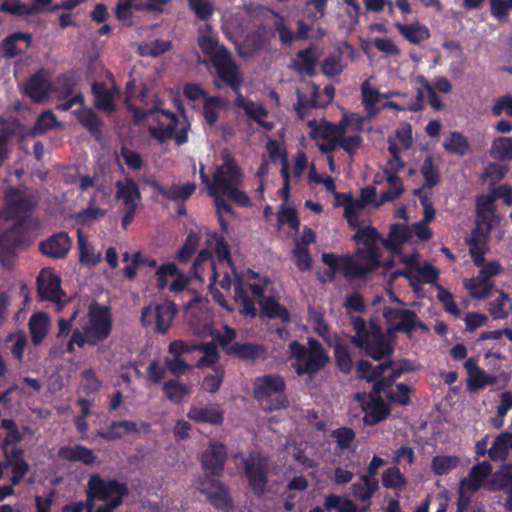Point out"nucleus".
Listing matches in <instances>:
<instances>
[{"label": "nucleus", "instance_id": "obj_33", "mask_svg": "<svg viewBox=\"0 0 512 512\" xmlns=\"http://www.w3.org/2000/svg\"><path fill=\"white\" fill-rule=\"evenodd\" d=\"M50 325L49 316L45 312H36L29 319L28 327L31 341L38 346L46 338Z\"/></svg>", "mask_w": 512, "mask_h": 512}, {"label": "nucleus", "instance_id": "obj_20", "mask_svg": "<svg viewBox=\"0 0 512 512\" xmlns=\"http://www.w3.org/2000/svg\"><path fill=\"white\" fill-rule=\"evenodd\" d=\"M148 185L155 189L165 199L174 202H185L195 192L196 184L194 182H187L182 186L172 184L169 187L161 185L157 180L151 179L147 181Z\"/></svg>", "mask_w": 512, "mask_h": 512}, {"label": "nucleus", "instance_id": "obj_4", "mask_svg": "<svg viewBox=\"0 0 512 512\" xmlns=\"http://www.w3.org/2000/svg\"><path fill=\"white\" fill-rule=\"evenodd\" d=\"M88 321L82 327L84 333L89 336L91 346H97L110 337L113 329L111 308L92 301L88 307Z\"/></svg>", "mask_w": 512, "mask_h": 512}, {"label": "nucleus", "instance_id": "obj_48", "mask_svg": "<svg viewBox=\"0 0 512 512\" xmlns=\"http://www.w3.org/2000/svg\"><path fill=\"white\" fill-rule=\"evenodd\" d=\"M459 463L457 456L437 455L432 459L431 468L435 475L444 476L457 468Z\"/></svg>", "mask_w": 512, "mask_h": 512}, {"label": "nucleus", "instance_id": "obj_41", "mask_svg": "<svg viewBox=\"0 0 512 512\" xmlns=\"http://www.w3.org/2000/svg\"><path fill=\"white\" fill-rule=\"evenodd\" d=\"M442 146L448 153L459 156H465L471 150L467 137L458 131H451L443 141Z\"/></svg>", "mask_w": 512, "mask_h": 512}, {"label": "nucleus", "instance_id": "obj_37", "mask_svg": "<svg viewBox=\"0 0 512 512\" xmlns=\"http://www.w3.org/2000/svg\"><path fill=\"white\" fill-rule=\"evenodd\" d=\"M398 32L410 43L418 45L430 37V31L427 26L418 21L411 24L395 23Z\"/></svg>", "mask_w": 512, "mask_h": 512}, {"label": "nucleus", "instance_id": "obj_35", "mask_svg": "<svg viewBox=\"0 0 512 512\" xmlns=\"http://www.w3.org/2000/svg\"><path fill=\"white\" fill-rule=\"evenodd\" d=\"M91 92L94 96V105L97 109L108 113L115 111V94L111 90L107 89L104 82H93Z\"/></svg>", "mask_w": 512, "mask_h": 512}, {"label": "nucleus", "instance_id": "obj_36", "mask_svg": "<svg viewBox=\"0 0 512 512\" xmlns=\"http://www.w3.org/2000/svg\"><path fill=\"white\" fill-rule=\"evenodd\" d=\"M78 122L89 131L94 137L98 138L102 134L103 121L89 107H83L73 111Z\"/></svg>", "mask_w": 512, "mask_h": 512}, {"label": "nucleus", "instance_id": "obj_59", "mask_svg": "<svg viewBox=\"0 0 512 512\" xmlns=\"http://www.w3.org/2000/svg\"><path fill=\"white\" fill-rule=\"evenodd\" d=\"M416 273L413 279H415L417 283L438 285L439 271L433 265L425 263L422 266H417Z\"/></svg>", "mask_w": 512, "mask_h": 512}, {"label": "nucleus", "instance_id": "obj_34", "mask_svg": "<svg viewBox=\"0 0 512 512\" xmlns=\"http://www.w3.org/2000/svg\"><path fill=\"white\" fill-rule=\"evenodd\" d=\"M491 471L492 467L488 462L478 463L471 468L468 477L461 480L460 485L466 487L470 492H476Z\"/></svg>", "mask_w": 512, "mask_h": 512}, {"label": "nucleus", "instance_id": "obj_11", "mask_svg": "<svg viewBox=\"0 0 512 512\" xmlns=\"http://www.w3.org/2000/svg\"><path fill=\"white\" fill-rule=\"evenodd\" d=\"M26 243V229L21 223H13L0 233V263L6 265L17 255V249Z\"/></svg>", "mask_w": 512, "mask_h": 512}, {"label": "nucleus", "instance_id": "obj_13", "mask_svg": "<svg viewBox=\"0 0 512 512\" xmlns=\"http://www.w3.org/2000/svg\"><path fill=\"white\" fill-rule=\"evenodd\" d=\"M383 317L390 326V330L396 332L410 333L415 330L417 326H423L415 311L410 309L385 307L383 309Z\"/></svg>", "mask_w": 512, "mask_h": 512}, {"label": "nucleus", "instance_id": "obj_29", "mask_svg": "<svg viewBox=\"0 0 512 512\" xmlns=\"http://www.w3.org/2000/svg\"><path fill=\"white\" fill-rule=\"evenodd\" d=\"M58 456L63 460L70 462H81L85 465H91L96 460L94 452L82 444H76L73 447L62 446L58 450Z\"/></svg>", "mask_w": 512, "mask_h": 512}, {"label": "nucleus", "instance_id": "obj_28", "mask_svg": "<svg viewBox=\"0 0 512 512\" xmlns=\"http://www.w3.org/2000/svg\"><path fill=\"white\" fill-rule=\"evenodd\" d=\"M187 417L197 423H206L214 426L224 422V412L214 407L191 406Z\"/></svg>", "mask_w": 512, "mask_h": 512}, {"label": "nucleus", "instance_id": "obj_39", "mask_svg": "<svg viewBox=\"0 0 512 512\" xmlns=\"http://www.w3.org/2000/svg\"><path fill=\"white\" fill-rule=\"evenodd\" d=\"M162 389L166 398L174 404H181L192 392L191 386L178 379H169L163 384Z\"/></svg>", "mask_w": 512, "mask_h": 512}, {"label": "nucleus", "instance_id": "obj_23", "mask_svg": "<svg viewBox=\"0 0 512 512\" xmlns=\"http://www.w3.org/2000/svg\"><path fill=\"white\" fill-rule=\"evenodd\" d=\"M380 267L370 260L355 261L351 256H345L341 265V272L347 279H362Z\"/></svg>", "mask_w": 512, "mask_h": 512}, {"label": "nucleus", "instance_id": "obj_6", "mask_svg": "<svg viewBox=\"0 0 512 512\" xmlns=\"http://www.w3.org/2000/svg\"><path fill=\"white\" fill-rule=\"evenodd\" d=\"M285 390V379L277 374L259 376L255 379L253 385V395L257 400H265L277 394L269 404L268 409L270 411L283 409L288 406V399L284 394Z\"/></svg>", "mask_w": 512, "mask_h": 512}, {"label": "nucleus", "instance_id": "obj_18", "mask_svg": "<svg viewBox=\"0 0 512 512\" xmlns=\"http://www.w3.org/2000/svg\"><path fill=\"white\" fill-rule=\"evenodd\" d=\"M72 245V239L65 231H60L52 234L45 240L39 243V250L44 255L54 258L63 259L65 258Z\"/></svg>", "mask_w": 512, "mask_h": 512}, {"label": "nucleus", "instance_id": "obj_49", "mask_svg": "<svg viewBox=\"0 0 512 512\" xmlns=\"http://www.w3.org/2000/svg\"><path fill=\"white\" fill-rule=\"evenodd\" d=\"M510 433L503 432L499 434L490 449L488 450V455L491 460H505L508 456L509 451L511 450L509 444Z\"/></svg>", "mask_w": 512, "mask_h": 512}, {"label": "nucleus", "instance_id": "obj_14", "mask_svg": "<svg viewBox=\"0 0 512 512\" xmlns=\"http://www.w3.org/2000/svg\"><path fill=\"white\" fill-rule=\"evenodd\" d=\"M19 194V189L15 187L8 188L5 193V201L7 204V213L9 214V218L14 219V223L20 222L21 227H24V224L27 222L34 210L35 202L28 196L20 197L18 199L12 198Z\"/></svg>", "mask_w": 512, "mask_h": 512}, {"label": "nucleus", "instance_id": "obj_24", "mask_svg": "<svg viewBox=\"0 0 512 512\" xmlns=\"http://www.w3.org/2000/svg\"><path fill=\"white\" fill-rule=\"evenodd\" d=\"M267 347L258 343H238L234 342L228 351L229 356H233L243 361H257L258 359L265 360L267 357Z\"/></svg>", "mask_w": 512, "mask_h": 512}, {"label": "nucleus", "instance_id": "obj_43", "mask_svg": "<svg viewBox=\"0 0 512 512\" xmlns=\"http://www.w3.org/2000/svg\"><path fill=\"white\" fill-rule=\"evenodd\" d=\"M319 97V88L315 84L311 85V92L310 95L307 96L304 93L297 92V102L294 105V109L296 111L297 116L303 120L307 112L312 108L318 107V100Z\"/></svg>", "mask_w": 512, "mask_h": 512}, {"label": "nucleus", "instance_id": "obj_62", "mask_svg": "<svg viewBox=\"0 0 512 512\" xmlns=\"http://www.w3.org/2000/svg\"><path fill=\"white\" fill-rule=\"evenodd\" d=\"M293 258L299 271L305 272L312 268V257L309 249L300 243H296L293 250Z\"/></svg>", "mask_w": 512, "mask_h": 512}, {"label": "nucleus", "instance_id": "obj_40", "mask_svg": "<svg viewBox=\"0 0 512 512\" xmlns=\"http://www.w3.org/2000/svg\"><path fill=\"white\" fill-rule=\"evenodd\" d=\"M386 180L388 189L380 194L376 207H379L387 202H392L399 198L404 193V185L401 178L393 172H386Z\"/></svg>", "mask_w": 512, "mask_h": 512}, {"label": "nucleus", "instance_id": "obj_55", "mask_svg": "<svg viewBox=\"0 0 512 512\" xmlns=\"http://www.w3.org/2000/svg\"><path fill=\"white\" fill-rule=\"evenodd\" d=\"M324 507L327 511L337 510L338 512H357L355 503L349 498H341L336 494L326 497Z\"/></svg>", "mask_w": 512, "mask_h": 512}, {"label": "nucleus", "instance_id": "obj_60", "mask_svg": "<svg viewBox=\"0 0 512 512\" xmlns=\"http://www.w3.org/2000/svg\"><path fill=\"white\" fill-rule=\"evenodd\" d=\"M494 284H485L475 279H469L465 282V288L469 290V294L473 299L484 300L487 299L492 290Z\"/></svg>", "mask_w": 512, "mask_h": 512}, {"label": "nucleus", "instance_id": "obj_8", "mask_svg": "<svg viewBox=\"0 0 512 512\" xmlns=\"http://www.w3.org/2000/svg\"><path fill=\"white\" fill-rule=\"evenodd\" d=\"M211 64L223 83L234 92L241 89L243 77L227 47L221 46L220 50L211 57Z\"/></svg>", "mask_w": 512, "mask_h": 512}, {"label": "nucleus", "instance_id": "obj_47", "mask_svg": "<svg viewBox=\"0 0 512 512\" xmlns=\"http://www.w3.org/2000/svg\"><path fill=\"white\" fill-rule=\"evenodd\" d=\"M78 79L79 77L75 72L58 75L54 82L55 92L59 97L67 98L74 92Z\"/></svg>", "mask_w": 512, "mask_h": 512}, {"label": "nucleus", "instance_id": "obj_56", "mask_svg": "<svg viewBox=\"0 0 512 512\" xmlns=\"http://www.w3.org/2000/svg\"><path fill=\"white\" fill-rule=\"evenodd\" d=\"M492 155L499 160L512 161V137H499L491 146Z\"/></svg>", "mask_w": 512, "mask_h": 512}, {"label": "nucleus", "instance_id": "obj_3", "mask_svg": "<svg viewBox=\"0 0 512 512\" xmlns=\"http://www.w3.org/2000/svg\"><path fill=\"white\" fill-rule=\"evenodd\" d=\"M150 114L153 115L152 120L156 125H150L148 131L159 143L174 139L181 146L188 141L190 123L185 116L181 121L174 112L158 108H152Z\"/></svg>", "mask_w": 512, "mask_h": 512}, {"label": "nucleus", "instance_id": "obj_27", "mask_svg": "<svg viewBox=\"0 0 512 512\" xmlns=\"http://www.w3.org/2000/svg\"><path fill=\"white\" fill-rule=\"evenodd\" d=\"M234 300L238 305V311L241 315L251 318L257 316L255 303L244 288L243 279L239 274H235L234 278Z\"/></svg>", "mask_w": 512, "mask_h": 512}, {"label": "nucleus", "instance_id": "obj_52", "mask_svg": "<svg viewBox=\"0 0 512 512\" xmlns=\"http://www.w3.org/2000/svg\"><path fill=\"white\" fill-rule=\"evenodd\" d=\"M382 485L386 489L401 490L407 485V479L397 466H393L382 473Z\"/></svg>", "mask_w": 512, "mask_h": 512}, {"label": "nucleus", "instance_id": "obj_5", "mask_svg": "<svg viewBox=\"0 0 512 512\" xmlns=\"http://www.w3.org/2000/svg\"><path fill=\"white\" fill-rule=\"evenodd\" d=\"M243 472L254 495H265L269 483L268 458L260 452H251L242 460Z\"/></svg>", "mask_w": 512, "mask_h": 512}, {"label": "nucleus", "instance_id": "obj_31", "mask_svg": "<svg viewBox=\"0 0 512 512\" xmlns=\"http://www.w3.org/2000/svg\"><path fill=\"white\" fill-rule=\"evenodd\" d=\"M261 316L268 319H279L289 323L291 315L289 310L281 305L273 296L263 297L259 300Z\"/></svg>", "mask_w": 512, "mask_h": 512}, {"label": "nucleus", "instance_id": "obj_53", "mask_svg": "<svg viewBox=\"0 0 512 512\" xmlns=\"http://www.w3.org/2000/svg\"><path fill=\"white\" fill-rule=\"evenodd\" d=\"M58 126H60V123L58 122L56 115L51 110H46L38 116L32 128V134L43 135L47 131H50Z\"/></svg>", "mask_w": 512, "mask_h": 512}, {"label": "nucleus", "instance_id": "obj_26", "mask_svg": "<svg viewBox=\"0 0 512 512\" xmlns=\"http://www.w3.org/2000/svg\"><path fill=\"white\" fill-rule=\"evenodd\" d=\"M364 422L373 426L386 420L391 413L389 406L385 403L381 395L370 394V400L367 403Z\"/></svg>", "mask_w": 512, "mask_h": 512}, {"label": "nucleus", "instance_id": "obj_17", "mask_svg": "<svg viewBox=\"0 0 512 512\" xmlns=\"http://www.w3.org/2000/svg\"><path fill=\"white\" fill-rule=\"evenodd\" d=\"M364 353L377 361L393 353V347L377 324L370 326Z\"/></svg>", "mask_w": 512, "mask_h": 512}, {"label": "nucleus", "instance_id": "obj_21", "mask_svg": "<svg viewBox=\"0 0 512 512\" xmlns=\"http://www.w3.org/2000/svg\"><path fill=\"white\" fill-rule=\"evenodd\" d=\"M5 468L10 467L12 476L10 482L12 485H19L27 473L30 471L29 463L24 459V450L14 447L9 454H3Z\"/></svg>", "mask_w": 512, "mask_h": 512}, {"label": "nucleus", "instance_id": "obj_38", "mask_svg": "<svg viewBox=\"0 0 512 512\" xmlns=\"http://www.w3.org/2000/svg\"><path fill=\"white\" fill-rule=\"evenodd\" d=\"M296 56L297 61H295L293 65L295 70L299 74L314 76L318 58L315 54L313 46L298 51Z\"/></svg>", "mask_w": 512, "mask_h": 512}, {"label": "nucleus", "instance_id": "obj_7", "mask_svg": "<svg viewBox=\"0 0 512 512\" xmlns=\"http://www.w3.org/2000/svg\"><path fill=\"white\" fill-rule=\"evenodd\" d=\"M198 490L205 495L208 502L216 510L231 512L234 509V501L230 488L221 480L216 478L200 477Z\"/></svg>", "mask_w": 512, "mask_h": 512}, {"label": "nucleus", "instance_id": "obj_61", "mask_svg": "<svg viewBox=\"0 0 512 512\" xmlns=\"http://www.w3.org/2000/svg\"><path fill=\"white\" fill-rule=\"evenodd\" d=\"M187 2L189 8L199 20L207 21L212 17L214 7L209 0H187Z\"/></svg>", "mask_w": 512, "mask_h": 512}, {"label": "nucleus", "instance_id": "obj_30", "mask_svg": "<svg viewBox=\"0 0 512 512\" xmlns=\"http://www.w3.org/2000/svg\"><path fill=\"white\" fill-rule=\"evenodd\" d=\"M25 93L35 102L45 101L50 93V83L45 76L37 72L25 84Z\"/></svg>", "mask_w": 512, "mask_h": 512}, {"label": "nucleus", "instance_id": "obj_32", "mask_svg": "<svg viewBox=\"0 0 512 512\" xmlns=\"http://www.w3.org/2000/svg\"><path fill=\"white\" fill-rule=\"evenodd\" d=\"M178 309L171 301H165L155 307V330L157 333L165 334L171 327Z\"/></svg>", "mask_w": 512, "mask_h": 512}, {"label": "nucleus", "instance_id": "obj_51", "mask_svg": "<svg viewBox=\"0 0 512 512\" xmlns=\"http://www.w3.org/2000/svg\"><path fill=\"white\" fill-rule=\"evenodd\" d=\"M0 12L23 17L39 12V8L37 6H27L20 0H4L0 4Z\"/></svg>", "mask_w": 512, "mask_h": 512}, {"label": "nucleus", "instance_id": "obj_1", "mask_svg": "<svg viewBox=\"0 0 512 512\" xmlns=\"http://www.w3.org/2000/svg\"><path fill=\"white\" fill-rule=\"evenodd\" d=\"M223 164L217 165L212 180L205 172V166L200 165L199 176L210 196L226 195L240 207H249L251 200L245 191L237 188L243 179L241 168L230 153L222 156Z\"/></svg>", "mask_w": 512, "mask_h": 512}, {"label": "nucleus", "instance_id": "obj_25", "mask_svg": "<svg viewBox=\"0 0 512 512\" xmlns=\"http://www.w3.org/2000/svg\"><path fill=\"white\" fill-rule=\"evenodd\" d=\"M411 237V232L407 225L394 223L389 228L387 238L382 240V245L391 253L399 255L402 253L403 244Z\"/></svg>", "mask_w": 512, "mask_h": 512}, {"label": "nucleus", "instance_id": "obj_16", "mask_svg": "<svg viewBox=\"0 0 512 512\" xmlns=\"http://www.w3.org/2000/svg\"><path fill=\"white\" fill-rule=\"evenodd\" d=\"M37 294L40 300L54 302L62 309L65 304L61 297L64 292L61 288V279L56 274L42 270L37 277Z\"/></svg>", "mask_w": 512, "mask_h": 512}, {"label": "nucleus", "instance_id": "obj_10", "mask_svg": "<svg viewBox=\"0 0 512 512\" xmlns=\"http://www.w3.org/2000/svg\"><path fill=\"white\" fill-rule=\"evenodd\" d=\"M358 247L355 256L358 260H370L381 266L380 253L378 249V242L381 240V235L377 229L372 225H367L359 228L352 237Z\"/></svg>", "mask_w": 512, "mask_h": 512}, {"label": "nucleus", "instance_id": "obj_58", "mask_svg": "<svg viewBox=\"0 0 512 512\" xmlns=\"http://www.w3.org/2000/svg\"><path fill=\"white\" fill-rule=\"evenodd\" d=\"M16 32L9 34L0 42V55L5 59H13L22 55L23 51L17 46Z\"/></svg>", "mask_w": 512, "mask_h": 512}, {"label": "nucleus", "instance_id": "obj_64", "mask_svg": "<svg viewBox=\"0 0 512 512\" xmlns=\"http://www.w3.org/2000/svg\"><path fill=\"white\" fill-rule=\"evenodd\" d=\"M510 11H512V0H490V12L498 21L507 22Z\"/></svg>", "mask_w": 512, "mask_h": 512}, {"label": "nucleus", "instance_id": "obj_46", "mask_svg": "<svg viewBox=\"0 0 512 512\" xmlns=\"http://www.w3.org/2000/svg\"><path fill=\"white\" fill-rule=\"evenodd\" d=\"M420 172L425 180L422 191L425 188L432 189L440 182V173L437 166L434 165V157L427 155L421 165Z\"/></svg>", "mask_w": 512, "mask_h": 512}, {"label": "nucleus", "instance_id": "obj_19", "mask_svg": "<svg viewBox=\"0 0 512 512\" xmlns=\"http://www.w3.org/2000/svg\"><path fill=\"white\" fill-rule=\"evenodd\" d=\"M150 424L142 421L140 426L131 420H120L112 421L106 431L98 430L97 436L106 441L112 442L119 440L124 434L140 433L143 431H149Z\"/></svg>", "mask_w": 512, "mask_h": 512}, {"label": "nucleus", "instance_id": "obj_63", "mask_svg": "<svg viewBox=\"0 0 512 512\" xmlns=\"http://www.w3.org/2000/svg\"><path fill=\"white\" fill-rule=\"evenodd\" d=\"M331 436L341 450L349 449L356 438L354 430L345 426L333 430Z\"/></svg>", "mask_w": 512, "mask_h": 512}, {"label": "nucleus", "instance_id": "obj_57", "mask_svg": "<svg viewBox=\"0 0 512 512\" xmlns=\"http://www.w3.org/2000/svg\"><path fill=\"white\" fill-rule=\"evenodd\" d=\"M411 387L405 383H397L396 389H390L387 393V399L395 404H399L401 406H407L411 403Z\"/></svg>", "mask_w": 512, "mask_h": 512}, {"label": "nucleus", "instance_id": "obj_22", "mask_svg": "<svg viewBox=\"0 0 512 512\" xmlns=\"http://www.w3.org/2000/svg\"><path fill=\"white\" fill-rule=\"evenodd\" d=\"M488 235L489 229L484 231L482 227L477 225L467 240L469 254L477 267L485 263V254L488 251Z\"/></svg>", "mask_w": 512, "mask_h": 512}, {"label": "nucleus", "instance_id": "obj_42", "mask_svg": "<svg viewBox=\"0 0 512 512\" xmlns=\"http://www.w3.org/2000/svg\"><path fill=\"white\" fill-rule=\"evenodd\" d=\"M0 427L7 430V433L1 442V449L3 454H9L10 450H8V447H16V445L23 440L24 435L19 431L18 426L13 419H2Z\"/></svg>", "mask_w": 512, "mask_h": 512}, {"label": "nucleus", "instance_id": "obj_2", "mask_svg": "<svg viewBox=\"0 0 512 512\" xmlns=\"http://www.w3.org/2000/svg\"><path fill=\"white\" fill-rule=\"evenodd\" d=\"M290 357L295 361L292 367L298 376L307 375L313 379L330 362V356L323 345L315 338L308 339V347L297 340L288 345Z\"/></svg>", "mask_w": 512, "mask_h": 512}, {"label": "nucleus", "instance_id": "obj_12", "mask_svg": "<svg viewBox=\"0 0 512 512\" xmlns=\"http://www.w3.org/2000/svg\"><path fill=\"white\" fill-rule=\"evenodd\" d=\"M227 458V447L220 442H211L200 460L204 477L218 479L224 472Z\"/></svg>", "mask_w": 512, "mask_h": 512}, {"label": "nucleus", "instance_id": "obj_50", "mask_svg": "<svg viewBox=\"0 0 512 512\" xmlns=\"http://www.w3.org/2000/svg\"><path fill=\"white\" fill-rule=\"evenodd\" d=\"M200 236L194 232L190 231L179 251L176 254V259L181 263H187L191 260V258L196 253V250L199 246Z\"/></svg>", "mask_w": 512, "mask_h": 512}, {"label": "nucleus", "instance_id": "obj_15", "mask_svg": "<svg viewBox=\"0 0 512 512\" xmlns=\"http://www.w3.org/2000/svg\"><path fill=\"white\" fill-rule=\"evenodd\" d=\"M87 487L100 501H106L116 494H120V496L129 495L127 483L119 482L114 478L103 479L99 474H92L89 477Z\"/></svg>", "mask_w": 512, "mask_h": 512}, {"label": "nucleus", "instance_id": "obj_45", "mask_svg": "<svg viewBox=\"0 0 512 512\" xmlns=\"http://www.w3.org/2000/svg\"><path fill=\"white\" fill-rule=\"evenodd\" d=\"M361 481L352 484V494L361 501H368L379 489L378 480L369 476H362Z\"/></svg>", "mask_w": 512, "mask_h": 512}, {"label": "nucleus", "instance_id": "obj_54", "mask_svg": "<svg viewBox=\"0 0 512 512\" xmlns=\"http://www.w3.org/2000/svg\"><path fill=\"white\" fill-rule=\"evenodd\" d=\"M196 347V351H200L204 354L198 362L199 367H210L219 361L220 355L213 341L196 344Z\"/></svg>", "mask_w": 512, "mask_h": 512}, {"label": "nucleus", "instance_id": "obj_44", "mask_svg": "<svg viewBox=\"0 0 512 512\" xmlns=\"http://www.w3.org/2000/svg\"><path fill=\"white\" fill-rule=\"evenodd\" d=\"M334 357L337 368L344 374H349L353 368V361L348 345L336 336L334 340Z\"/></svg>", "mask_w": 512, "mask_h": 512}, {"label": "nucleus", "instance_id": "obj_9", "mask_svg": "<svg viewBox=\"0 0 512 512\" xmlns=\"http://www.w3.org/2000/svg\"><path fill=\"white\" fill-rule=\"evenodd\" d=\"M115 187V197L122 201L125 211L121 224L124 229H127L135 217L138 204L141 201V192L138 184L131 177L126 178L124 181L118 180L115 183Z\"/></svg>", "mask_w": 512, "mask_h": 512}]
</instances>
